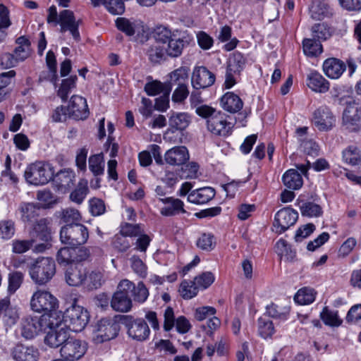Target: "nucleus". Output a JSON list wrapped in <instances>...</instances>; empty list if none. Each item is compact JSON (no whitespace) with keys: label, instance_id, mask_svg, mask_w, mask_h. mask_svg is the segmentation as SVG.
<instances>
[{"label":"nucleus","instance_id":"54","mask_svg":"<svg viewBox=\"0 0 361 361\" xmlns=\"http://www.w3.org/2000/svg\"><path fill=\"white\" fill-rule=\"evenodd\" d=\"M295 301L300 305H309L315 300V292L312 288L300 289L295 295Z\"/></svg>","mask_w":361,"mask_h":361},{"label":"nucleus","instance_id":"40","mask_svg":"<svg viewBox=\"0 0 361 361\" xmlns=\"http://www.w3.org/2000/svg\"><path fill=\"white\" fill-rule=\"evenodd\" d=\"M78 77L75 75L61 80V86L57 91V95L63 102H66L71 92L76 87Z\"/></svg>","mask_w":361,"mask_h":361},{"label":"nucleus","instance_id":"59","mask_svg":"<svg viewBox=\"0 0 361 361\" xmlns=\"http://www.w3.org/2000/svg\"><path fill=\"white\" fill-rule=\"evenodd\" d=\"M149 291L142 281H140L137 286L134 284L133 290H130V296L133 297L135 301L144 302L148 298Z\"/></svg>","mask_w":361,"mask_h":361},{"label":"nucleus","instance_id":"2","mask_svg":"<svg viewBox=\"0 0 361 361\" xmlns=\"http://www.w3.org/2000/svg\"><path fill=\"white\" fill-rule=\"evenodd\" d=\"M346 104L342 115V125L349 131L357 132L361 128V105L352 98L342 97L338 103Z\"/></svg>","mask_w":361,"mask_h":361},{"label":"nucleus","instance_id":"9","mask_svg":"<svg viewBox=\"0 0 361 361\" xmlns=\"http://www.w3.org/2000/svg\"><path fill=\"white\" fill-rule=\"evenodd\" d=\"M18 47L14 49L13 54H6L2 57V63L8 66H14L18 61H23L30 54L31 43L25 36H20L16 40Z\"/></svg>","mask_w":361,"mask_h":361},{"label":"nucleus","instance_id":"8","mask_svg":"<svg viewBox=\"0 0 361 361\" xmlns=\"http://www.w3.org/2000/svg\"><path fill=\"white\" fill-rule=\"evenodd\" d=\"M58 305L56 298L46 290L35 292L30 300L31 309L37 312H43L44 314L55 311Z\"/></svg>","mask_w":361,"mask_h":361},{"label":"nucleus","instance_id":"17","mask_svg":"<svg viewBox=\"0 0 361 361\" xmlns=\"http://www.w3.org/2000/svg\"><path fill=\"white\" fill-rule=\"evenodd\" d=\"M68 108L70 111V118L76 121L85 120L90 115L87 100L82 96L73 95L69 100Z\"/></svg>","mask_w":361,"mask_h":361},{"label":"nucleus","instance_id":"62","mask_svg":"<svg viewBox=\"0 0 361 361\" xmlns=\"http://www.w3.org/2000/svg\"><path fill=\"white\" fill-rule=\"evenodd\" d=\"M214 275L211 271H206L195 276L193 281H195L198 288L206 289L214 283Z\"/></svg>","mask_w":361,"mask_h":361},{"label":"nucleus","instance_id":"56","mask_svg":"<svg viewBox=\"0 0 361 361\" xmlns=\"http://www.w3.org/2000/svg\"><path fill=\"white\" fill-rule=\"evenodd\" d=\"M15 222L11 219L0 221V238L9 240L15 234Z\"/></svg>","mask_w":361,"mask_h":361},{"label":"nucleus","instance_id":"55","mask_svg":"<svg viewBox=\"0 0 361 361\" xmlns=\"http://www.w3.org/2000/svg\"><path fill=\"white\" fill-rule=\"evenodd\" d=\"M312 37L319 42L326 40L331 35L330 28L325 23H317L312 27Z\"/></svg>","mask_w":361,"mask_h":361},{"label":"nucleus","instance_id":"21","mask_svg":"<svg viewBox=\"0 0 361 361\" xmlns=\"http://www.w3.org/2000/svg\"><path fill=\"white\" fill-rule=\"evenodd\" d=\"M51 219L42 218L34 224L30 234L34 243L37 241L50 242L51 240Z\"/></svg>","mask_w":361,"mask_h":361},{"label":"nucleus","instance_id":"45","mask_svg":"<svg viewBox=\"0 0 361 361\" xmlns=\"http://www.w3.org/2000/svg\"><path fill=\"white\" fill-rule=\"evenodd\" d=\"M258 334L263 338H271L275 333V329L271 320L260 317L257 320Z\"/></svg>","mask_w":361,"mask_h":361},{"label":"nucleus","instance_id":"47","mask_svg":"<svg viewBox=\"0 0 361 361\" xmlns=\"http://www.w3.org/2000/svg\"><path fill=\"white\" fill-rule=\"evenodd\" d=\"M169 87L171 85H166V82L163 83L159 80H154L149 81L145 85L144 91L148 96L154 97L164 93Z\"/></svg>","mask_w":361,"mask_h":361},{"label":"nucleus","instance_id":"18","mask_svg":"<svg viewBox=\"0 0 361 361\" xmlns=\"http://www.w3.org/2000/svg\"><path fill=\"white\" fill-rule=\"evenodd\" d=\"M215 80V75L205 66H197L193 70L191 82L194 89L200 90L212 86Z\"/></svg>","mask_w":361,"mask_h":361},{"label":"nucleus","instance_id":"35","mask_svg":"<svg viewBox=\"0 0 361 361\" xmlns=\"http://www.w3.org/2000/svg\"><path fill=\"white\" fill-rule=\"evenodd\" d=\"M20 219L24 223L33 221L39 216L40 207L32 202H22L19 207Z\"/></svg>","mask_w":361,"mask_h":361},{"label":"nucleus","instance_id":"5","mask_svg":"<svg viewBox=\"0 0 361 361\" xmlns=\"http://www.w3.org/2000/svg\"><path fill=\"white\" fill-rule=\"evenodd\" d=\"M24 177L30 185H45L53 178V168L48 164L37 161L26 168Z\"/></svg>","mask_w":361,"mask_h":361},{"label":"nucleus","instance_id":"53","mask_svg":"<svg viewBox=\"0 0 361 361\" xmlns=\"http://www.w3.org/2000/svg\"><path fill=\"white\" fill-rule=\"evenodd\" d=\"M61 223L64 225H71L73 224H79L81 219V216L77 209L72 208H67L63 209L60 214Z\"/></svg>","mask_w":361,"mask_h":361},{"label":"nucleus","instance_id":"38","mask_svg":"<svg viewBox=\"0 0 361 361\" xmlns=\"http://www.w3.org/2000/svg\"><path fill=\"white\" fill-rule=\"evenodd\" d=\"M104 282V275L100 271L94 270L90 272L88 271V274L85 276L82 287L87 291H92L99 288Z\"/></svg>","mask_w":361,"mask_h":361},{"label":"nucleus","instance_id":"44","mask_svg":"<svg viewBox=\"0 0 361 361\" xmlns=\"http://www.w3.org/2000/svg\"><path fill=\"white\" fill-rule=\"evenodd\" d=\"M289 312V307H281L278 305L271 302L270 305H267L266 311L264 315H267L268 317L273 319L285 321L288 319Z\"/></svg>","mask_w":361,"mask_h":361},{"label":"nucleus","instance_id":"34","mask_svg":"<svg viewBox=\"0 0 361 361\" xmlns=\"http://www.w3.org/2000/svg\"><path fill=\"white\" fill-rule=\"evenodd\" d=\"M75 173L70 169L59 171L51 179L59 188L69 189L74 185Z\"/></svg>","mask_w":361,"mask_h":361},{"label":"nucleus","instance_id":"63","mask_svg":"<svg viewBox=\"0 0 361 361\" xmlns=\"http://www.w3.org/2000/svg\"><path fill=\"white\" fill-rule=\"evenodd\" d=\"M141 233H144V229L140 224L124 223L121 226L120 233L126 237H137Z\"/></svg>","mask_w":361,"mask_h":361},{"label":"nucleus","instance_id":"39","mask_svg":"<svg viewBox=\"0 0 361 361\" xmlns=\"http://www.w3.org/2000/svg\"><path fill=\"white\" fill-rule=\"evenodd\" d=\"M92 5L96 7L104 4L107 11L113 15H122L125 12L123 0H91Z\"/></svg>","mask_w":361,"mask_h":361},{"label":"nucleus","instance_id":"57","mask_svg":"<svg viewBox=\"0 0 361 361\" xmlns=\"http://www.w3.org/2000/svg\"><path fill=\"white\" fill-rule=\"evenodd\" d=\"M276 252L279 255H285L288 260H293L296 252L291 246L283 238L279 239L276 243Z\"/></svg>","mask_w":361,"mask_h":361},{"label":"nucleus","instance_id":"49","mask_svg":"<svg viewBox=\"0 0 361 361\" xmlns=\"http://www.w3.org/2000/svg\"><path fill=\"white\" fill-rule=\"evenodd\" d=\"M199 291V288L193 281H183L181 282L179 292L182 298L185 300H190L195 297Z\"/></svg>","mask_w":361,"mask_h":361},{"label":"nucleus","instance_id":"46","mask_svg":"<svg viewBox=\"0 0 361 361\" xmlns=\"http://www.w3.org/2000/svg\"><path fill=\"white\" fill-rule=\"evenodd\" d=\"M245 63L246 59L244 55L236 51L230 56L226 67L236 71L238 75H240L245 68Z\"/></svg>","mask_w":361,"mask_h":361},{"label":"nucleus","instance_id":"50","mask_svg":"<svg viewBox=\"0 0 361 361\" xmlns=\"http://www.w3.org/2000/svg\"><path fill=\"white\" fill-rule=\"evenodd\" d=\"M320 318L323 322L329 326H339L342 320L339 319L337 311H332L328 307H324L320 313Z\"/></svg>","mask_w":361,"mask_h":361},{"label":"nucleus","instance_id":"60","mask_svg":"<svg viewBox=\"0 0 361 361\" xmlns=\"http://www.w3.org/2000/svg\"><path fill=\"white\" fill-rule=\"evenodd\" d=\"M23 281V274L20 271H13L8 274V292L14 293L21 286Z\"/></svg>","mask_w":361,"mask_h":361},{"label":"nucleus","instance_id":"15","mask_svg":"<svg viewBox=\"0 0 361 361\" xmlns=\"http://www.w3.org/2000/svg\"><path fill=\"white\" fill-rule=\"evenodd\" d=\"M207 129L215 135L227 137L232 133L233 125L225 114L218 111L207 121Z\"/></svg>","mask_w":361,"mask_h":361},{"label":"nucleus","instance_id":"61","mask_svg":"<svg viewBox=\"0 0 361 361\" xmlns=\"http://www.w3.org/2000/svg\"><path fill=\"white\" fill-rule=\"evenodd\" d=\"M343 159L347 164L357 165L360 161L359 150L355 146H349L343 152Z\"/></svg>","mask_w":361,"mask_h":361},{"label":"nucleus","instance_id":"27","mask_svg":"<svg viewBox=\"0 0 361 361\" xmlns=\"http://www.w3.org/2000/svg\"><path fill=\"white\" fill-rule=\"evenodd\" d=\"M159 200L162 203L166 204V206L162 207L160 210V213L162 216H173L180 213H186V211L184 209V203L180 199L169 197L161 198Z\"/></svg>","mask_w":361,"mask_h":361},{"label":"nucleus","instance_id":"1","mask_svg":"<svg viewBox=\"0 0 361 361\" xmlns=\"http://www.w3.org/2000/svg\"><path fill=\"white\" fill-rule=\"evenodd\" d=\"M32 280L38 285H45L56 274V264L51 257H38L29 267Z\"/></svg>","mask_w":361,"mask_h":361},{"label":"nucleus","instance_id":"11","mask_svg":"<svg viewBox=\"0 0 361 361\" xmlns=\"http://www.w3.org/2000/svg\"><path fill=\"white\" fill-rule=\"evenodd\" d=\"M336 121V116L326 105L318 107L312 114V123L319 131L331 130Z\"/></svg>","mask_w":361,"mask_h":361},{"label":"nucleus","instance_id":"43","mask_svg":"<svg viewBox=\"0 0 361 361\" xmlns=\"http://www.w3.org/2000/svg\"><path fill=\"white\" fill-rule=\"evenodd\" d=\"M174 35L175 33L172 32L171 30L160 25L154 29L152 32V38L153 42L166 46Z\"/></svg>","mask_w":361,"mask_h":361},{"label":"nucleus","instance_id":"41","mask_svg":"<svg viewBox=\"0 0 361 361\" xmlns=\"http://www.w3.org/2000/svg\"><path fill=\"white\" fill-rule=\"evenodd\" d=\"M302 49L304 54L308 57H317L323 52V47L321 42L312 39H304L302 41Z\"/></svg>","mask_w":361,"mask_h":361},{"label":"nucleus","instance_id":"25","mask_svg":"<svg viewBox=\"0 0 361 361\" xmlns=\"http://www.w3.org/2000/svg\"><path fill=\"white\" fill-rule=\"evenodd\" d=\"M168 130L164 134V139H166L170 133H174L176 130H184L190 123V116L188 114L184 112H175L171 111L169 113Z\"/></svg>","mask_w":361,"mask_h":361},{"label":"nucleus","instance_id":"16","mask_svg":"<svg viewBox=\"0 0 361 361\" xmlns=\"http://www.w3.org/2000/svg\"><path fill=\"white\" fill-rule=\"evenodd\" d=\"M86 350L85 343L71 336L61 348L60 354L66 360H78L85 355Z\"/></svg>","mask_w":361,"mask_h":361},{"label":"nucleus","instance_id":"10","mask_svg":"<svg viewBox=\"0 0 361 361\" xmlns=\"http://www.w3.org/2000/svg\"><path fill=\"white\" fill-rule=\"evenodd\" d=\"M298 219V213L290 207H286L279 210L274 216L273 226L275 232L281 234L293 226Z\"/></svg>","mask_w":361,"mask_h":361},{"label":"nucleus","instance_id":"24","mask_svg":"<svg viewBox=\"0 0 361 361\" xmlns=\"http://www.w3.org/2000/svg\"><path fill=\"white\" fill-rule=\"evenodd\" d=\"M11 353L15 361H38L39 357V352L37 348L22 343H17Z\"/></svg>","mask_w":361,"mask_h":361},{"label":"nucleus","instance_id":"31","mask_svg":"<svg viewBox=\"0 0 361 361\" xmlns=\"http://www.w3.org/2000/svg\"><path fill=\"white\" fill-rule=\"evenodd\" d=\"M307 85L312 91L325 93L329 90V82L317 71L311 72L307 77Z\"/></svg>","mask_w":361,"mask_h":361},{"label":"nucleus","instance_id":"32","mask_svg":"<svg viewBox=\"0 0 361 361\" xmlns=\"http://www.w3.org/2000/svg\"><path fill=\"white\" fill-rule=\"evenodd\" d=\"M221 107L230 113L238 112L243 109V102L233 92L225 93L220 99Z\"/></svg>","mask_w":361,"mask_h":361},{"label":"nucleus","instance_id":"51","mask_svg":"<svg viewBox=\"0 0 361 361\" xmlns=\"http://www.w3.org/2000/svg\"><path fill=\"white\" fill-rule=\"evenodd\" d=\"M87 192V181L85 179H81L79 181L77 188L71 192L70 199L71 201L77 204H81L85 198Z\"/></svg>","mask_w":361,"mask_h":361},{"label":"nucleus","instance_id":"7","mask_svg":"<svg viewBox=\"0 0 361 361\" xmlns=\"http://www.w3.org/2000/svg\"><path fill=\"white\" fill-rule=\"evenodd\" d=\"M89 312L80 305L73 304L67 308L63 314L66 326L75 332H80L85 329L89 322Z\"/></svg>","mask_w":361,"mask_h":361},{"label":"nucleus","instance_id":"48","mask_svg":"<svg viewBox=\"0 0 361 361\" xmlns=\"http://www.w3.org/2000/svg\"><path fill=\"white\" fill-rule=\"evenodd\" d=\"M89 169L95 176H101L104 173V161L102 153L90 157Z\"/></svg>","mask_w":361,"mask_h":361},{"label":"nucleus","instance_id":"4","mask_svg":"<svg viewBox=\"0 0 361 361\" xmlns=\"http://www.w3.org/2000/svg\"><path fill=\"white\" fill-rule=\"evenodd\" d=\"M134 288V283L123 279L118 285L117 290L114 293L111 306L114 310L121 312H129L133 306L130 290Z\"/></svg>","mask_w":361,"mask_h":361},{"label":"nucleus","instance_id":"13","mask_svg":"<svg viewBox=\"0 0 361 361\" xmlns=\"http://www.w3.org/2000/svg\"><path fill=\"white\" fill-rule=\"evenodd\" d=\"M118 317L116 315L113 319L103 318L98 322L97 337L100 342L110 341L118 336L121 324Z\"/></svg>","mask_w":361,"mask_h":361},{"label":"nucleus","instance_id":"26","mask_svg":"<svg viewBox=\"0 0 361 361\" xmlns=\"http://www.w3.org/2000/svg\"><path fill=\"white\" fill-rule=\"evenodd\" d=\"M190 159L188 150L185 146L174 147L164 155L165 161L172 166H182Z\"/></svg>","mask_w":361,"mask_h":361},{"label":"nucleus","instance_id":"58","mask_svg":"<svg viewBox=\"0 0 361 361\" xmlns=\"http://www.w3.org/2000/svg\"><path fill=\"white\" fill-rule=\"evenodd\" d=\"M117 29L127 36H133L135 33V24L126 18L119 17L116 20Z\"/></svg>","mask_w":361,"mask_h":361},{"label":"nucleus","instance_id":"28","mask_svg":"<svg viewBox=\"0 0 361 361\" xmlns=\"http://www.w3.org/2000/svg\"><path fill=\"white\" fill-rule=\"evenodd\" d=\"M215 195L213 188L203 187L191 191L188 195V200L195 204H204L212 200Z\"/></svg>","mask_w":361,"mask_h":361},{"label":"nucleus","instance_id":"14","mask_svg":"<svg viewBox=\"0 0 361 361\" xmlns=\"http://www.w3.org/2000/svg\"><path fill=\"white\" fill-rule=\"evenodd\" d=\"M89 254L86 250L80 249L77 250L76 247H64L59 250L56 253V261L60 266H70L86 259Z\"/></svg>","mask_w":361,"mask_h":361},{"label":"nucleus","instance_id":"19","mask_svg":"<svg viewBox=\"0 0 361 361\" xmlns=\"http://www.w3.org/2000/svg\"><path fill=\"white\" fill-rule=\"evenodd\" d=\"M87 274H88V270L80 262L67 267L65 271V280L70 286H82Z\"/></svg>","mask_w":361,"mask_h":361},{"label":"nucleus","instance_id":"22","mask_svg":"<svg viewBox=\"0 0 361 361\" xmlns=\"http://www.w3.org/2000/svg\"><path fill=\"white\" fill-rule=\"evenodd\" d=\"M58 24L61 26V32L69 31L76 42L80 40V32L75 23V15L71 10L65 9L59 13Z\"/></svg>","mask_w":361,"mask_h":361},{"label":"nucleus","instance_id":"29","mask_svg":"<svg viewBox=\"0 0 361 361\" xmlns=\"http://www.w3.org/2000/svg\"><path fill=\"white\" fill-rule=\"evenodd\" d=\"M346 68L345 63L336 58H329L323 63V71L326 76L337 79L343 74Z\"/></svg>","mask_w":361,"mask_h":361},{"label":"nucleus","instance_id":"33","mask_svg":"<svg viewBox=\"0 0 361 361\" xmlns=\"http://www.w3.org/2000/svg\"><path fill=\"white\" fill-rule=\"evenodd\" d=\"M46 63L49 68V71L42 72L39 75V80L40 82L49 80L56 85V81L58 80L56 59L54 53L51 50H49L47 53Z\"/></svg>","mask_w":361,"mask_h":361},{"label":"nucleus","instance_id":"52","mask_svg":"<svg viewBox=\"0 0 361 361\" xmlns=\"http://www.w3.org/2000/svg\"><path fill=\"white\" fill-rule=\"evenodd\" d=\"M199 165L197 163L192 161L182 165L181 168L177 171V175L181 179L195 178L197 177Z\"/></svg>","mask_w":361,"mask_h":361},{"label":"nucleus","instance_id":"37","mask_svg":"<svg viewBox=\"0 0 361 361\" xmlns=\"http://www.w3.org/2000/svg\"><path fill=\"white\" fill-rule=\"evenodd\" d=\"M298 204L302 216L310 218L319 217L323 214L322 207L314 202L304 200H298Z\"/></svg>","mask_w":361,"mask_h":361},{"label":"nucleus","instance_id":"36","mask_svg":"<svg viewBox=\"0 0 361 361\" xmlns=\"http://www.w3.org/2000/svg\"><path fill=\"white\" fill-rule=\"evenodd\" d=\"M282 180L286 187L290 190H298L303 185L301 174L296 169L286 171L282 176Z\"/></svg>","mask_w":361,"mask_h":361},{"label":"nucleus","instance_id":"64","mask_svg":"<svg viewBox=\"0 0 361 361\" xmlns=\"http://www.w3.org/2000/svg\"><path fill=\"white\" fill-rule=\"evenodd\" d=\"M69 113L68 106L60 105L53 110L51 114V121L54 123L65 122L68 118H70Z\"/></svg>","mask_w":361,"mask_h":361},{"label":"nucleus","instance_id":"23","mask_svg":"<svg viewBox=\"0 0 361 361\" xmlns=\"http://www.w3.org/2000/svg\"><path fill=\"white\" fill-rule=\"evenodd\" d=\"M70 336L69 329L66 326H57L55 328H51L47 332L44 343L51 348H61Z\"/></svg>","mask_w":361,"mask_h":361},{"label":"nucleus","instance_id":"3","mask_svg":"<svg viewBox=\"0 0 361 361\" xmlns=\"http://www.w3.org/2000/svg\"><path fill=\"white\" fill-rule=\"evenodd\" d=\"M118 321L127 329L129 337L137 341H146L150 334V329L142 318H135L132 315H118Z\"/></svg>","mask_w":361,"mask_h":361},{"label":"nucleus","instance_id":"6","mask_svg":"<svg viewBox=\"0 0 361 361\" xmlns=\"http://www.w3.org/2000/svg\"><path fill=\"white\" fill-rule=\"evenodd\" d=\"M89 238L87 228L83 224L64 225L60 230V240L63 244L73 247L86 243Z\"/></svg>","mask_w":361,"mask_h":361},{"label":"nucleus","instance_id":"42","mask_svg":"<svg viewBox=\"0 0 361 361\" xmlns=\"http://www.w3.org/2000/svg\"><path fill=\"white\" fill-rule=\"evenodd\" d=\"M189 68L181 66L169 74L170 80L166 85H170L171 88L173 85H185L188 78Z\"/></svg>","mask_w":361,"mask_h":361},{"label":"nucleus","instance_id":"12","mask_svg":"<svg viewBox=\"0 0 361 361\" xmlns=\"http://www.w3.org/2000/svg\"><path fill=\"white\" fill-rule=\"evenodd\" d=\"M47 324L43 316L24 317L20 322V334L25 339H32L45 329Z\"/></svg>","mask_w":361,"mask_h":361},{"label":"nucleus","instance_id":"30","mask_svg":"<svg viewBox=\"0 0 361 361\" xmlns=\"http://www.w3.org/2000/svg\"><path fill=\"white\" fill-rule=\"evenodd\" d=\"M144 51L149 61L154 64L160 63L167 57L166 46L154 42L147 44Z\"/></svg>","mask_w":361,"mask_h":361},{"label":"nucleus","instance_id":"20","mask_svg":"<svg viewBox=\"0 0 361 361\" xmlns=\"http://www.w3.org/2000/svg\"><path fill=\"white\" fill-rule=\"evenodd\" d=\"M192 41V37L188 35H176L170 39L166 45L167 56L178 58L183 54V49L188 47Z\"/></svg>","mask_w":361,"mask_h":361}]
</instances>
